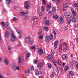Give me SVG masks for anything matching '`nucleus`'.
Instances as JSON below:
<instances>
[{
  "instance_id": "35",
  "label": "nucleus",
  "mask_w": 78,
  "mask_h": 78,
  "mask_svg": "<svg viewBox=\"0 0 78 78\" xmlns=\"http://www.w3.org/2000/svg\"><path fill=\"white\" fill-rule=\"evenodd\" d=\"M12 38H14V39H16V36L14 35V34H12Z\"/></svg>"
},
{
  "instance_id": "60",
  "label": "nucleus",
  "mask_w": 78,
  "mask_h": 78,
  "mask_svg": "<svg viewBox=\"0 0 78 78\" xmlns=\"http://www.w3.org/2000/svg\"><path fill=\"white\" fill-rule=\"evenodd\" d=\"M8 48L9 51H11V47L10 46H8Z\"/></svg>"
},
{
  "instance_id": "25",
  "label": "nucleus",
  "mask_w": 78,
  "mask_h": 78,
  "mask_svg": "<svg viewBox=\"0 0 78 78\" xmlns=\"http://www.w3.org/2000/svg\"><path fill=\"white\" fill-rule=\"evenodd\" d=\"M11 1V0H6L5 2L6 4L7 5H9L10 3V2Z\"/></svg>"
},
{
  "instance_id": "50",
  "label": "nucleus",
  "mask_w": 78,
  "mask_h": 78,
  "mask_svg": "<svg viewBox=\"0 0 78 78\" xmlns=\"http://www.w3.org/2000/svg\"><path fill=\"white\" fill-rule=\"evenodd\" d=\"M13 21L15 22L16 21V20H17V18H16V17H14L13 19Z\"/></svg>"
},
{
  "instance_id": "59",
  "label": "nucleus",
  "mask_w": 78,
  "mask_h": 78,
  "mask_svg": "<svg viewBox=\"0 0 78 78\" xmlns=\"http://www.w3.org/2000/svg\"><path fill=\"white\" fill-rule=\"evenodd\" d=\"M18 38L19 39H20L22 38V35H20L18 36Z\"/></svg>"
},
{
  "instance_id": "3",
  "label": "nucleus",
  "mask_w": 78,
  "mask_h": 78,
  "mask_svg": "<svg viewBox=\"0 0 78 78\" xmlns=\"http://www.w3.org/2000/svg\"><path fill=\"white\" fill-rule=\"evenodd\" d=\"M24 8L26 9H29L30 8V6L28 5V1H26L24 3Z\"/></svg>"
},
{
  "instance_id": "55",
  "label": "nucleus",
  "mask_w": 78,
  "mask_h": 78,
  "mask_svg": "<svg viewBox=\"0 0 78 78\" xmlns=\"http://www.w3.org/2000/svg\"><path fill=\"white\" fill-rule=\"evenodd\" d=\"M16 69L17 70H19V69H20L19 67L17 66L16 67Z\"/></svg>"
},
{
  "instance_id": "23",
  "label": "nucleus",
  "mask_w": 78,
  "mask_h": 78,
  "mask_svg": "<svg viewBox=\"0 0 78 78\" xmlns=\"http://www.w3.org/2000/svg\"><path fill=\"white\" fill-rule=\"evenodd\" d=\"M63 49L64 51H66L68 49V47L67 46H63Z\"/></svg>"
},
{
  "instance_id": "52",
  "label": "nucleus",
  "mask_w": 78,
  "mask_h": 78,
  "mask_svg": "<svg viewBox=\"0 0 78 78\" xmlns=\"http://www.w3.org/2000/svg\"><path fill=\"white\" fill-rule=\"evenodd\" d=\"M1 24L2 25V26H4L5 25V23L4 22H2L1 23Z\"/></svg>"
},
{
  "instance_id": "27",
  "label": "nucleus",
  "mask_w": 78,
  "mask_h": 78,
  "mask_svg": "<svg viewBox=\"0 0 78 78\" xmlns=\"http://www.w3.org/2000/svg\"><path fill=\"white\" fill-rule=\"evenodd\" d=\"M77 63V62L75 61H73L72 62V63L73 65V66H75L76 63Z\"/></svg>"
},
{
  "instance_id": "2",
  "label": "nucleus",
  "mask_w": 78,
  "mask_h": 78,
  "mask_svg": "<svg viewBox=\"0 0 78 78\" xmlns=\"http://www.w3.org/2000/svg\"><path fill=\"white\" fill-rule=\"evenodd\" d=\"M18 63L21 64V63H23V57L21 56V57L19 56L18 58Z\"/></svg>"
},
{
  "instance_id": "20",
  "label": "nucleus",
  "mask_w": 78,
  "mask_h": 78,
  "mask_svg": "<svg viewBox=\"0 0 78 78\" xmlns=\"http://www.w3.org/2000/svg\"><path fill=\"white\" fill-rule=\"evenodd\" d=\"M48 58L49 59H50V60H53V57H51V56L48 55V56H47Z\"/></svg>"
},
{
  "instance_id": "28",
  "label": "nucleus",
  "mask_w": 78,
  "mask_h": 78,
  "mask_svg": "<svg viewBox=\"0 0 78 78\" xmlns=\"http://www.w3.org/2000/svg\"><path fill=\"white\" fill-rule=\"evenodd\" d=\"M54 18L55 19H57L58 18V16L56 15H54L53 16Z\"/></svg>"
},
{
  "instance_id": "40",
  "label": "nucleus",
  "mask_w": 78,
  "mask_h": 78,
  "mask_svg": "<svg viewBox=\"0 0 78 78\" xmlns=\"http://www.w3.org/2000/svg\"><path fill=\"white\" fill-rule=\"evenodd\" d=\"M44 29L46 31H48V27H44Z\"/></svg>"
},
{
  "instance_id": "24",
  "label": "nucleus",
  "mask_w": 78,
  "mask_h": 78,
  "mask_svg": "<svg viewBox=\"0 0 78 78\" xmlns=\"http://www.w3.org/2000/svg\"><path fill=\"white\" fill-rule=\"evenodd\" d=\"M51 53L52 55V56H54L55 55V51L54 50H53L52 49H51Z\"/></svg>"
},
{
  "instance_id": "21",
  "label": "nucleus",
  "mask_w": 78,
  "mask_h": 78,
  "mask_svg": "<svg viewBox=\"0 0 78 78\" xmlns=\"http://www.w3.org/2000/svg\"><path fill=\"white\" fill-rule=\"evenodd\" d=\"M35 74L36 76L39 75V71L38 69H36L35 71Z\"/></svg>"
},
{
  "instance_id": "48",
  "label": "nucleus",
  "mask_w": 78,
  "mask_h": 78,
  "mask_svg": "<svg viewBox=\"0 0 78 78\" xmlns=\"http://www.w3.org/2000/svg\"><path fill=\"white\" fill-rule=\"evenodd\" d=\"M51 5H48L47 6V7L48 8H49V9L51 8Z\"/></svg>"
},
{
  "instance_id": "61",
  "label": "nucleus",
  "mask_w": 78,
  "mask_h": 78,
  "mask_svg": "<svg viewBox=\"0 0 78 78\" xmlns=\"http://www.w3.org/2000/svg\"><path fill=\"white\" fill-rule=\"evenodd\" d=\"M37 62V60H36L35 61H34V64H36Z\"/></svg>"
},
{
  "instance_id": "18",
  "label": "nucleus",
  "mask_w": 78,
  "mask_h": 78,
  "mask_svg": "<svg viewBox=\"0 0 78 78\" xmlns=\"http://www.w3.org/2000/svg\"><path fill=\"white\" fill-rule=\"evenodd\" d=\"M62 44H60L59 48H58V51L59 52H60L61 51V50H62Z\"/></svg>"
},
{
  "instance_id": "8",
  "label": "nucleus",
  "mask_w": 78,
  "mask_h": 78,
  "mask_svg": "<svg viewBox=\"0 0 78 78\" xmlns=\"http://www.w3.org/2000/svg\"><path fill=\"white\" fill-rule=\"evenodd\" d=\"M62 58L63 60H67V56L66 55L64 54L62 55Z\"/></svg>"
},
{
  "instance_id": "37",
  "label": "nucleus",
  "mask_w": 78,
  "mask_h": 78,
  "mask_svg": "<svg viewBox=\"0 0 78 78\" xmlns=\"http://www.w3.org/2000/svg\"><path fill=\"white\" fill-rule=\"evenodd\" d=\"M53 34H54V36L55 37H56V32H55V31L54 30H53Z\"/></svg>"
},
{
  "instance_id": "57",
  "label": "nucleus",
  "mask_w": 78,
  "mask_h": 78,
  "mask_svg": "<svg viewBox=\"0 0 78 78\" xmlns=\"http://www.w3.org/2000/svg\"><path fill=\"white\" fill-rule=\"evenodd\" d=\"M55 70L58 73H59V69H58V68H57L56 69H55Z\"/></svg>"
},
{
  "instance_id": "10",
  "label": "nucleus",
  "mask_w": 78,
  "mask_h": 78,
  "mask_svg": "<svg viewBox=\"0 0 78 78\" xmlns=\"http://www.w3.org/2000/svg\"><path fill=\"white\" fill-rule=\"evenodd\" d=\"M72 12L73 16H76L77 13H76V11H75L74 10H73L72 11Z\"/></svg>"
},
{
  "instance_id": "58",
  "label": "nucleus",
  "mask_w": 78,
  "mask_h": 78,
  "mask_svg": "<svg viewBox=\"0 0 78 78\" xmlns=\"http://www.w3.org/2000/svg\"><path fill=\"white\" fill-rule=\"evenodd\" d=\"M39 78H44V76H38Z\"/></svg>"
},
{
  "instance_id": "31",
  "label": "nucleus",
  "mask_w": 78,
  "mask_h": 78,
  "mask_svg": "<svg viewBox=\"0 0 78 78\" xmlns=\"http://www.w3.org/2000/svg\"><path fill=\"white\" fill-rule=\"evenodd\" d=\"M43 65L42 63H40L38 64V66L39 67H42Z\"/></svg>"
},
{
  "instance_id": "51",
  "label": "nucleus",
  "mask_w": 78,
  "mask_h": 78,
  "mask_svg": "<svg viewBox=\"0 0 78 78\" xmlns=\"http://www.w3.org/2000/svg\"><path fill=\"white\" fill-rule=\"evenodd\" d=\"M44 10V7L43 6L41 7V11H43Z\"/></svg>"
},
{
  "instance_id": "22",
  "label": "nucleus",
  "mask_w": 78,
  "mask_h": 78,
  "mask_svg": "<svg viewBox=\"0 0 78 78\" xmlns=\"http://www.w3.org/2000/svg\"><path fill=\"white\" fill-rule=\"evenodd\" d=\"M52 62L54 66L55 67H56L58 65V62H57L56 61H53Z\"/></svg>"
},
{
  "instance_id": "47",
  "label": "nucleus",
  "mask_w": 78,
  "mask_h": 78,
  "mask_svg": "<svg viewBox=\"0 0 78 78\" xmlns=\"http://www.w3.org/2000/svg\"><path fill=\"white\" fill-rule=\"evenodd\" d=\"M29 43L30 45H33V43H34V42L33 41H30L29 42Z\"/></svg>"
},
{
  "instance_id": "38",
  "label": "nucleus",
  "mask_w": 78,
  "mask_h": 78,
  "mask_svg": "<svg viewBox=\"0 0 78 78\" xmlns=\"http://www.w3.org/2000/svg\"><path fill=\"white\" fill-rule=\"evenodd\" d=\"M48 66L49 68H50V69H51V64L50 63H48Z\"/></svg>"
},
{
  "instance_id": "9",
  "label": "nucleus",
  "mask_w": 78,
  "mask_h": 78,
  "mask_svg": "<svg viewBox=\"0 0 78 78\" xmlns=\"http://www.w3.org/2000/svg\"><path fill=\"white\" fill-rule=\"evenodd\" d=\"M54 46L55 48H56L58 45V40H56V41H55V42H54Z\"/></svg>"
},
{
  "instance_id": "45",
  "label": "nucleus",
  "mask_w": 78,
  "mask_h": 78,
  "mask_svg": "<svg viewBox=\"0 0 78 78\" xmlns=\"http://www.w3.org/2000/svg\"><path fill=\"white\" fill-rule=\"evenodd\" d=\"M39 38L41 40L43 39V36H42V35H40Z\"/></svg>"
},
{
  "instance_id": "11",
  "label": "nucleus",
  "mask_w": 78,
  "mask_h": 78,
  "mask_svg": "<svg viewBox=\"0 0 78 78\" xmlns=\"http://www.w3.org/2000/svg\"><path fill=\"white\" fill-rule=\"evenodd\" d=\"M25 41L27 43L30 42V38L27 37L25 39Z\"/></svg>"
},
{
  "instance_id": "32",
  "label": "nucleus",
  "mask_w": 78,
  "mask_h": 78,
  "mask_svg": "<svg viewBox=\"0 0 78 78\" xmlns=\"http://www.w3.org/2000/svg\"><path fill=\"white\" fill-rule=\"evenodd\" d=\"M54 75H55V73H52L51 75V78H53L54 77Z\"/></svg>"
},
{
  "instance_id": "39",
  "label": "nucleus",
  "mask_w": 78,
  "mask_h": 78,
  "mask_svg": "<svg viewBox=\"0 0 78 78\" xmlns=\"http://www.w3.org/2000/svg\"><path fill=\"white\" fill-rule=\"evenodd\" d=\"M17 33H18V34H21V33H22V31H21L20 30H19L17 31Z\"/></svg>"
},
{
  "instance_id": "49",
  "label": "nucleus",
  "mask_w": 78,
  "mask_h": 78,
  "mask_svg": "<svg viewBox=\"0 0 78 78\" xmlns=\"http://www.w3.org/2000/svg\"><path fill=\"white\" fill-rule=\"evenodd\" d=\"M15 39H16V38H11V41H12V42H14V41H15Z\"/></svg>"
},
{
  "instance_id": "19",
  "label": "nucleus",
  "mask_w": 78,
  "mask_h": 78,
  "mask_svg": "<svg viewBox=\"0 0 78 78\" xmlns=\"http://www.w3.org/2000/svg\"><path fill=\"white\" fill-rule=\"evenodd\" d=\"M4 62L5 64V65H8L9 63V61L7 59H5L4 60Z\"/></svg>"
},
{
  "instance_id": "1",
  "label": "nucleus",
  "mask_w": 78,
  "mask_h": 78,
  "mask_svg": "<svg viewBox=\"0 0 78 78\" xmlns=\"http://www.w3.org/2000/svg\"><path fill=\"white\" fill-rule=\"evenodd\" d=\"M64 16L67 19H69L72 17V14L69 12H65L64 14Z\"/></svg>"
},
{
  "instance_id": "5",
  "label": "nucleus",
  "mask_w": 78,
  "mask_h": 78,
  "mask_svg": "<svg viewBox=\"0 0 78 78\" xmlns=\"http://www.w3.org/2000/svg\"><path fill=\"white\" fill-rule=\"evenodd\" d=\"M43 23L47 26H48L50 24V21L48 20H44L43 21Z\"/></svg>"
},
{
  "instance_id": "62",
  "label": "nucleus",
  "mask_w": 78,
  "mask_h": 78,
  "mask_svg": "<svg viewBox=\"0 0 78 78\" xmlns=\"http://www.w3.org/2000/svg\"><path fill=\"white\" fill-rule=\"evenodd\" d=\"M41 33H42V31H39V32H38V35H40V34H41Z\"/></svg>"
},
{
  "instance_id": "36",
  "label": "nucleus",
  "mask_w": 78,
  "mask_h": 78,
  "mask_svg": "<svg viewBox=\"0 0 78 78\" xmlns=\"http://www.w3.org/2000/svg\"><path fill=\"white\" fill-rule=\"evenodd\" d=\"M55 1L56 2L57 4H59L60 3V0H55Z\"/></svg>"
},
{
  "instance_id": "53",
  "label": "nucleus",
  "mask_w": 78,
  "mask_h": 78,
  "mask_svg": "<svg viewBox=\"0 0 78 78\" xmlns=\"http://www.w3.org/2000/svg\"><path fill=\"white\" fill-rule=\"evenodd\" d=\"M67 22L68 24H70V23H71V20H68Z\"/></svg>"
},
{
  "instance_id": "63",
  "label": "nucleus",
  "mask_w": 78,
  "mask_h": 78,
  "mask_svg": "<svg viewBox=\"0 0 78 78\" xmlns=\"http://www.w3.org/2000/svg\"><path fill=\"white\" fill-rule=\"evenodd\" d=\"M0 78H5L4 77L2 76L1 74H0Z\"/></svg>"
},
{
  "instance_id": "14",
  "label": "nucleus",
  "mask_w": 78,
  "mask_h": 78,
  "mask_svg": "<svg viewBox=\"0 0 78 78\" xmlns=\"http://www.w3.org/2000/svg\"><path fill=\"white\" fill-rule=\"evenodd\" d=\"M58 21H59V22H60V23H63L64 22V19L62 17H60V20H58Z\"/></svg>"
},
{
  "instance_id": "17",
  "label": "nucleus",
  "mask_w": 78,
  "mask_h": 78,
  "mask_svg": "<svg viewBox=\"0 0 78 78\" xmlns=\"http://www.w3.org/2000/svg\"><path fill=\"white\" fill-rule=\"evenodd\" d=\"M69 75H71V76H74V75H75V74H74V73L71 71H69Z\"/></svg>"
},
{
  "instance_id": "4",
  "label": "nucleus",
  "mask_w": 78,
  "mask_h": 78,
  "mask_svg": "<svg viewBox=\"0 0 78 78\" xmlns=\"http://www.w3.org/2000/svg\"><path fill=\"white\" fill-rule=\"evenodd\" d=\"M38 52L39 55L41 56L43 54V50L42 49L39 48L38 50Z\"/></svg>"
},
{
  "instance_id": "7",
  "label": "nucleus",
  "mask_w": 78,
  "mask_h": 78,
  "mask_svg": "<svg viewBox=\"0 0 78 78\" xmlns=\"http://www.w3.org/2000/svg\"><path fill=\"white\" fill-rule=\"evenodd\" d=\"M45 40L46 42H50V41H51L49 37L48 36H46L45 38Z\"/></svg>"
},
{
  "instance_id": "54",
  "label": "nucleus",
  "mask_w": 78,
  "mask_h": 78,
  "mask_svg": "<svg viewBox=\"0 0 78 78\" xmlns=\"http://www.w3.org/2000/svg\"><path fill=\"white\" fill-rule=\"evenodd\" d=\"M65 46V47H67V44H66V43H63V46Z\"/></svg>"
},
{
  "instance_id": "13",
  "label": "nucleus",
  "mask_w": 78,
  "mask_h": 78,
  "mask_svg": "<svg viewBox=\"0 0 78 78\" xmlns=\"http://www.w3.org/2000/svg\"><path fill=\"white\" fill-rule=\"evenodd\" d=\"M16 65L14 64H13L12 65V69L13 71H16Z\"/></svg>"
},
{
  "instance_id": "12",
  "label": "nucleus",
  "mask_w": 78,
  "mask_h": 78,
  "mask_svg": "<svg viewBox=\"0 0 78 78\" xmlns=\"http://www.w3.org/2000/svg\"><path fill=\"white\" fill-rule=\"evenodd\" d=\"M49 38L51 41L54 39V37L53 36V35L52 34H51L49 35Z\"/></svg>"
},
{
  "instance_id": "64",
  "label": "nucleus",
  "mask_w": 78,
  "mask_h": 78,
  "mask_svg": "<svg viewBox=\"0 0 78 78\" xmlns=\"http://www.w3.org/2000/svg\"><path fill=\"white\" fill-rule=\"evenodd\" d=\"M43 72L42 71H41L40 72V74H43Z\"/></svg>"
},
{
  "instance_id": "26",
  "label": "nucleus",
  "mask_w": 78,
  "mask_h": 78,
  "mask_svg": "<svg viewBox=\"0 0 78 78\" xmlns=\"http://www.w3.org/2000/svg\"><path fill=\"white\" fill-rule=\"evenodd\" d=\"M30 55H31V54H30V53H28L26 55V59H28V57L29 56H30Z\"/></svg>"
},
{
  "instance_id": "30",
  "label": "nucleus",
  "mask_w": 78,
  "mask_h": 78,
  "mask_svg": "<svg viewBox=\"0 0 78 78\" xmlns=\"http://www.w3.org/2000/svg\"><path fill=\"white\" fill-rule=\"evenodd\" d=\"M24 19H26V20H28V16L27 15H25L24 16Z\"/></svg>"
},
{
  "instance_id": "29",
  "label": "nucleus",
  "mask_w": 78,
  "mask_h": 78,
  "mask_svg": "<svg viewBox=\"0 0 78 78\" xmlns=\"http://www.w3.org/2000/svg\"><path fill=\"white\" fill-rule=\"evenodd\" d=\"M68 7V5H67V4L65 3V4L63 5V7L65 8H67Z\"/></svg>"
},
{
  "instance_id": "33",
  "label": "nucleus",
  "mask_w": 78,
  "mask_h": 78,
  "mask_svg": "<svg viewBox=\"0 0 78 78\" xmlns=\"http://www.w3.org/2000/svg\"><path fill=\"white\" fill-rule=\"evenodd\" d=\"M30 48L31 49H32L33 50H35L36 49V47L35 46H32L30 47Z\"/></svg>"
},
{
  "instance_id": "41",
  "label": "nucleus",
  "mask_w": 78,
  "mask_h": 78,
  "mask_svg": "<svg viewBox=\"0 0 78 78\" xmlns=\"http://www.w3.org/2000/svg\"><path fill=\"white\" fill-rule=\"evenodd\" d=\"M68 70H69V66H66L65 68V70L67 71Z\"/></svg>"
},
{
  "instance_id": "42",
  "label": "nucleus",
  "mask_w": 78,
  "mask_h": 78,
  "mask_svg": "<svg viewBox=\"0 0 78 78\" xmlns=\"http://www.w3.org/2000/svg\"><path fill=\"white\" fill-rule=\"evenodd\" d=\"M42 3L43 4H44V5H45V4H46V1H45V0H43Z\"/></svg>"
},
{
  "instance_id": "34",
  "label": "nucleus",
  "mask_w": 78,
  "mask_h": 78,
  "mask_svg": "<svg viewBox=\"0 0 78 78\" xmlns=\"http://www.w3.org/2000/svg\"><path fill=\"white\" fill-rule=\"evenodd\" d=\"M20 16H23L25 15V13L23 12H21L20 13Z\"/></svg>"
},
{
  "instance_id": "16",
  "label": "nucleus",
  "mask_w": 78,
  "mask_h": 78,
  "mask_svg": "<svg viewBox=\"0 0 78 78\" xmlns=\"http://www.w3.org/2000/svg\"><path fill=\"white\" fill-rule=\"evenodd\" d=\"M70 19H71V21L73 22H75L76 20V18H75V17H71L70 18Z\"/></svg>"
},
{
  "instance_id": "15",
  "label": "nucleus",
  "mask_w": 78,
  "mask_h": 78,
  "mask_svg": "<svg viewBox=\"0 0 78 78\" xmlns=\"http://www.w3.org/2000/svg\"><path fill=\"white\" fill-rule=\"evenodd\" d=\"M58 62L60 66H62V62L61 61V60L58 59Z\"/></svg>"
},
{
  "instance_id": "56",
  "label": "nucleus",
  "mask_w": 78,
  "mask_h": 78,
  "mask_svg": "<svg viewBox=\"0 0 78 78\" xmlns=\"http://www.w3.org/2000/svg\"><path fill=\"white\" fill-rule=\"evenodd\" d=\"M64 29L65 30H67V27L65 26V27H64Z\"/></svg>"
},
{
  "instance_id": "44",
  "label": "nucleus",
  "mask_w": 78,
  "mask_h": 78,
  "mask_svg": "<svg viewBox=\"0 0 78 78\" xmlns=\"http://www.w3.org/2000/svg\"><path fill=\"white\" fill-rule=\"evenodd\" d=\"M46 10L49 13H50V12H51V11H50V10L48 9H47Z\"/></svg>"
},
{
  "instance_id": "46",
  "label": "nucleus",
  "mask_w": 78,
  "mask_h": 78,
  "mask_svg": "<svg viewBox=\"0 0 78 78\" xmlns=\"http://www.w3.org/2000/svg\"><path fill=\"white\" fill-rule=\"evenodd\" d=\"M40 18L42 17V13L41 12L40 13Z\"/></svg>"
},
{
  "instance_id": "6",
  "label": "nucleus",
  "mask_w": 78,
  "mask_h": 78,
  "mask_svg": "<svg viewBox=\"0 0 78 78\" xmlns=\"http://www.w3.org/2000/svg\"><path fill=\"white\" fill-rule=\"evenodd\" d=\"M5 36L7 38H8L9 36V32L5 30Z\"/></svg>"
},
{
  "instance_id": "43",
  "label": "nucleus",
  "mask_w": 78,
  "mask_h": 78,
  "mask_svg": "<svg viewBox=\"0 0 78 78\" xmlns=\"http://www.w3.org/2000/svg\"><path fill=\"white\" fill-rule=\"evenodd\" d=\"M30 69H31V70H34V66H31L30 67Z\"/></svg>"
}]
</instances>
